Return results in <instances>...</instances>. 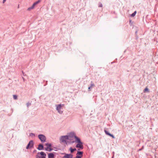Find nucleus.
Returning <instances> with one entry per match:
<instances>
[{
  "label": "nucleus",
  "mask_w": 158,
  "mask_h": 158,
  "mask_svg": "<svg viewBox=\"0 0 158 158\" xmlns=\"http://www.w3.org/2000/svg\"><path fill=\"white\" fill-rule=\"evenodd\" d=\"M29 135L30 136H35V134H34V133H31Z\"/></svg>",
  "instance_id": "obj_23"
},
{
  "label": "nucleus",
  "mask_w": 158,
  "mask_h": 158,
  "mask_svg": "<svg viewBox=\"0 0 158 158\" xmlns=\"http://www.w3.org/2000/svg\"><path fill=\"white\" fill-rule=\"evenodd\" d=\"M69 139V136L68 135L62 136L60 137V143H64L66 144L67 143L66 140Z\"/></svg>",
  "instance_id": "obj_2"
},
{
  "label": "nucleus",
  "mask_w": 158,
  "mask_h": 158,
  "mask_svg": "<svg viewBox=\"0 0 158 158\" xmlns=\"http://www.w3.org/2000/svg\"><path fill=\"white\" fill-rule=\"evenodd\" d=\"M48 147L45 148V149L46 151H48Z\"/></svg>",
  "instance_id": "obj_27"
},
{
  "label": "nucleus",
  "mask_w": 158,
  "mask_h": 158,
  "mask_svg": "<svg viewBox=\"0 0 158 158\" xmlns=\"http://www.w3.org/2000/svg\"><path fill=\"white\" fill-rule=\"evenodd\" d=\"M55 155L53 153H48V158H54Z\"/></svg>",
  "instance_id": "obj_11"
},
{
  "label": "nucleus",
  "mask_w": 158,
  "mask_h": 158,
  "mask_svg": "<svg viewBox=\"0 0 158 158\" xmlns=\"http://www.w3.org/2000/svg\"><path fill=\"white\" fill-rule=\"evenodd\" d=\"M104 132H105L106 134L108 135H109L110 134V133H109V132L108 131H106L105 129L104 130Z\"/></svg>",
  "instance_id": "obj_18"
},
{
  "label": "nucleus",
  "mask_w": 158,
  "mask_h": 158,
  "mask_svg": "<svg viewBox=\"0 0 158 158\" xmlns=\"http://www.w3.org/2000/svg\"><path fill=\"white\" fill-rule=\"evenodd\" d=\"M53 149L51 147H50V148H48V151L49 152H51V151Z\"/></svg>",
  "instance_id": "obj_24"
},
{
  "label": "nucleus",
  "mask_w": 158,
  "mask_h": 158,
  "mask_svg": "<svg viewBox=\"0 0 158 158\" xmlns=\"http://www.w3.org/2000/svg\"><path fill=\"white\" fill-rule=\"evenodd\" d=\"M13 98L14 99L16 100L17 99V96L16 95H13Z\"/></svg>",
  "instance_id": "obj_20"
},
{
  "label": "nucleus",
  "mask_w": 158,
  "mask_h": 158,
  "mask_svg": "<svg viewBox=\"0 0 158 158\" xmlns=\"http://www.w3.org/2000/svg\"><path fill=\"white\" fill-rule=\"evenodd\" d=\"M31 8H32V9H33L34 8V7H35V6L33 4L31 6Z\"/></svg>",
  "instance_id": "obj_30"
},
{
  "label": "nucleus",
  "mask_w": 158,
  "mask_h": 158,
  "mask_svg": "<svg viewBox=\"0 0 158 158\" xmlns=\"http://www.w3.org/2000/svg\"><path fill=\"white\" fill-rule=\"evenodd\" d=\"M102 5L101 3H99V7H102Z\"/></svg>",
  "instance_id": "obj_25"
},
{
  "label": "nucleus",
  "mask_w": 158,
  "mask_h": 158,
  "mask_svg": "<svg viewBox=\"0 0 158 158\" xmlns=\"http://www.w3.org/2000/svg\"><path fill=\"white\" fill-rule=\"evenodd\" d=\"M77 151V152L76 153V156L75 157L76 158H79L81 157H82L83 156V152L82 151H79V149Z\"/></svg>",
  "instance_id": "obj_5"
},
{
  "label": "nucleus",
  "mask_w": 158,
  "mask_h": 158,
  "mask_svg": "<svg viewBox=\"0 0 158 158\" xmlns=\"http://www.w3.org/2000/svg\"><path fill=\"white\" fill-rule=\"evenodd\" d=\"M68 136H69V137H74V136L76 135H75V133L74 132H71L69 133V135Z\"/></svg>",
  "instance_id": "obj_13"
},
{
  "label": "nucleus",
  "mask_w": 158,
  "mask_h": 158,
  "mask_svg": "<svg viewBox=\"0 0 158 158\" xmlns=\"http://www.w3.org/2000/svg\"><path fill=\"white\" fill-rule=\"evenodd\" d=\"M38 138L42 143H44L46 142V137L45 135L42 134H40L38 135Z\"/></svg>",
  "instance_id": "obj_3"
},
{
  "label": "nucleus",
  "mask_w": 158,
  "mask_h": 158,
  "mask_svg": "<svg viewBox=\"0 0 158 158\" xmlns=\"http://www.w3.org/2000/svg\"><path fill=\"white\" fill-rule=\"evenodd\" d=\"M73 158H75V157H74Z\"/></svg>",
  "instance_id": "obj_40"
},
{
  "label": "nucleus",
  "mask_w": 158,
  "mask_h": 158,
  "mask_svg": "<svg viewBox=\"0 0 158 158\" xmlns=\"http://www.w3.org/2000/svg\"><path fill=\"white\" fill-rule=\"evenodd\" d=\"M36 152H37L36 150H34L33 151V153Z\"/></svg>",
  "instance_id": "obj_31"
},
{
  "label": "nucleus",
  "mask_w": 158,
  "mask_h": 158,
  "mask_svg": "<svg viewBox=\"0 0 158 158\" xmlns=\"http://www.w3.org/2000/svg\"><path fill=\"white\" fill-rule=\"evenodd\" d=\"M81 143H77L76 144V147L77 148H79L81 149H83L84 148V147L83 146V143L82 142H81Z\"/></svg>",
  "instance_id": "obj_8"
},
{
  "label": "nucleus",
  "mask_w": 158,
  "mask_h": 158,
  "mask_svg": "<svg viewBox=\"0 0 158 158\" xmlns=\"http://www.w3.org/2000/svg\"><path fill=\"white\" fill-rule=\"evenodd\" d=\"M26 105H27V107H28L29 106L31 105V103H30L29 102H28L26 103Z\"/></svg>",
  "instance_id": "obj_22"
},
{
  "label": "nucleus",
  "mask_w": 158,
  "mask_h": 158,
  "mask_svg": "<svg viewBox=\"0 0 158 158\" xmlns=\"http://www.w3.org/2000/svg\"><path fill=\"white\" fill-rule=\"evenodd\" d=\"M32 9L31 8V7H29L27 9V10H31Z\"/></svg>",
  "instance_id": "obj_26"
},
{
  "label": "nucleus",
  "mask_w": 158,
  "mask_h": 158,
  "mask_svg": "<svg viewBox=\"0 0 158 158\" xmlns=\"http://www.w3.org/2000/svg\"><path fill=\"white\" fill-rule=\"evenodd\" d=\"M34 144V143L33 140H30L26 147V149H28L31 148L33 147Z\"/></svg>",
  "instance_id": "obj_4"
},
{
  "label": "nucleus",
  "mask_w": 158,
  "mask_h": 158,
  "mask_svg": "<svg viewBox=\"0 0 158 158\" xmlns=\"http://www.w3.org/2000/svg\"><path fill=\"white\" fill-rule=\"evenodd\" d=\"M37 149L39 150H42L44 149V145L42 143H40L38 145V147L37 148Z\"/></svg>",
  "instance_id": "obj_10"
},
{
  "label": "nucleus",
  "mask_w": 158,
  "mask_h": 158,
  "mask_svg": "<svg viewBox=\"0 0 158 158\" xmlns=\"http://www.w3.org/2000/svg\"><path fill=\"white\" fill-rule=\"evenodd\" d=\"M114 156L113 155V156L111 157V158H114Z\"/></svg>",
  "instance_id": "obj_37"
},
{
  "label": "nucleus",
  "mask_w": 158,
  "mask_h": 158,
  "mask_svg": "<svg viewBox=\"0 0 158 158\" xmlns=\"http://www.w3.org/2000/svg\"><path fill=\"white\" fill-rule=\"evenodd\" d=\"M91 84L89 86L88 88V91H90L91 89H92L93 87L94 86V84L93 83L92 81L91 82Z\"/></svg>",
  "instance_id": "obj_12"
},
{
  "label": "nucleus",
  "mask_w": 158,
  "mask_h": 158,
  "mask_svg": "<svg viewBox=\"0 0 158 158\" xmlns=\"http://www.w3.org/2000/svg\"><path fill=\"white\" fill-rule=\"evenodd\" d=\"M69 150L71 153H73L74 151L76 150V149L75 148H73L72 147L69 148Z\"/></svg>",
  "instance_id": "obj_14"
},
{
  "label": "nucleus",
  "mask_w": 158,
  "mask_h": 158,
  "mask_svg": "<svg viewBox=\"0 0 158 158\" xmlns=\"http://www.w3.org/2000/svg\"><path fill=\"white\" fill-rule=\"evenodd\" d=\"M46 154L43 152H38L35 156V158H46Z\"/></svg>",
  "instance_id": "obj_1"
},
{
  "label": "nucleus",
  "mask_w": 158,
  "mask_h": 158,
  "mask_svg": "<svg viewBox=\"0 0 158 158\" xmlns=\"http://www.w3.org/2000/svg\"><path fill=\"white\" fill-rule=\"evenodd\" d=\"M31 8H32V9H33L34 8V7H35V6L33 4L31 6Z\"/></svg>",
  "instance_id": "obj_29"
},
{
  "label": "nucleus",
  "mask_w": 158,
  "mask_h": 158,
  "mask_svg": "<svg viewBox=\"0 0 158 158\" xmlns=\"http://www.w3.org/2000/svg\"><path fill=\"white\" fill-rule=\"evenodd\" d=\"M74 139H75V141H73L71 142L72 143H74L75 142H76L77 143H81V142H82L81 140L77 136H74Z\"/></svg>",
  "instance_id": "obj_9"
},
{
  "label": "nucleus",
  "mask_w": 158,
  "mask_h": 158,
  "mask_svg": "<svg viewBox=\"0 0 158 158\" xmlns=\"http://www.w3.org/2000/svg\"><path fill=\"white\" fill-rule=\"evenodd\" d=\"M6 0H3V3H4L6 1Z\"/></svg>",
  "instance_id": "obj_32"
},
{
  "label": "nucleus",
  "mask_w": 158,
  "mask_h": 158,
  "mask_svg": "<svg viewBox=\"0 0 158 158\" xmlns=\"http://www.w3.org/2000/svg\"><path fill=\"white\" fill-rule=\"evenodd\" d=\"M41 1V0H38L36 2H34L33 4L35 6L36 5H37Z\"/></svg>",
  "instance_id": "obj_15"
},
{
  "label": "nucleus",
  "mask_w": 158,
  "mask_h": 158,
  "mask_svg": "<svg viewBox=\"0 0 158 158\" xmlns=\"http://www.w3.org/2000/svg\"><path fill=\"white\" fill-rule=\"evenodd\" d=\"M136 13V11H135L133 13L130 15V16L131 17H134L135 16Z\"/></svg>",
  "instance_id": "obj_16"
},
{
  "label": "nucleus",
  "mask_w": 158,
  "mask_h": 158,
  "mask_svg": "<svg viewBox=\"0 0 158 158\" xmlns=\"http://www.w3.org/2000/svg\"><path fill=\"white\" fill-rule=\"evenodd\" d=\"M62 154L64 155L62 158H73V155L71 154H67L64 153Z\"/></svg>",
  "instance_id": "obj_7"
},
{
  "label": "nucleus",
  "mask_w": 158,
  "mask_h": 158,
  "mask_svg": "<svg viewBox=\"0 0 158 158\" xmlns=\"http://www.w3.org/2000/svg\"><path fill=\"white\" fill-rule=\"evenodd\" d=\"M56 109L57 110L58 112L60 114H62L63 113V111L60 110L62 107L61 104H59L58 105H56Z\"/></svg>",
  "instance_id": "obj_6"
},
{
  "label": "nucleus",
  "mask_w": 158,
  "mask_h": 158,
  "mask_svg": "<svg viewBox=\"0 0 158 158\" xmlns=\"http://www.w3.org/2000/svg\"><path fill=\"white\" fill-rule=\"evenodd\" d=\"M142 149H141H141H139V151H141L142 150Z\"/></svg>",
  "instance_id": "obj_35"
},
{
  "label": "nucleus",
  "mask_w": 158,
  "mask_h": 158,
  "mask_svg": "<svg viewBox=\"0 0 158 158\" xmlns=\"http://www.w3.org/2000/svg\"><path fill=\"white\" fill-rule=\"evenodd\" d=\"M113 155L114 156V152H113Z\"/></svg>",
  "instance_id": "obj_36"
},
{
  "label": "nucleus",
  "mask_w": 158,
  "mask_h": 158,
  "mask_svg": "<svg viewBox=\"0 0 158 158\" xmlns=\"http://www.w3.org/2000/svg\"><path fill=\"white\" fill-rule=\"evenodd\" d=\"M148 92L149 89L147 87H146L143 90V92Z\"/></svg>",
  "instance_id": "obj_19"
},
{
  "label": "nucleus",
  "mask_w": 158,
  "mask_h": 158,
  "mask_svg": "<svg viewBox=\"0 0 158 158\" xmlns=\"http://www.w3.org/2000/svg\"><path fill=\"white\" fill-rule=\"evenodd\" d=\"M109 136H110V137H112L113 139H115V137L112 134H111L110 133V134Z\"/></svg>",
  "instance_id": "obj_21"
},
{
  "label": "nucleus",
  "mask_w": 158,
  "mask_h": 158,
  "mask_svg": "<svg viewBox=\"0 0 158 158\" xmlns=\"http://www.w3.org/2000/svg\"><path fill=\"white\" fill-rule=\"evenodd\" d=\"M22 73H23V76H26V75L25 74V73L23 72V71H22Z\"/></svg>",
  "instance_id": "obj_28"
},
{
  "label": "nucleus",
  "mask_w": 158,
  "mask_h": 158,
  "mask_svg": "<svg viewBox=\"0 0 158 158\" xmlns=\"http://www.w3.org/2000/svg\"><path fill=\"white\" fill-rule=\"evenodd\" d=\"M45 145L47 146L48 148H50L52 146V144L50 143H47L45 144Z\"/></svg>",
  "instance_id": "obj_17"
},
{
  "label": "nucleus",
  "mask_w": 158,
  "mask_h": 158,
  "mask_svg": "<svg viewBox=\"0 0 158 158\" xmlns=\"http://www.w3.org/2000/svg\"><path fill=\"white\" fill-rule=\"evenodd\" d=\"M137 33V31H136L135 32V34H136V33Z\"/></svg>",
  "instance_id": "obj_38"
},
{
  "label": "nucleus",
  "mask_w": 158,
  "mask_h": 158,
  "mask_svg": "<svg viewBox=\"0 0 158 158\" xmlns=\"http://www.w3.org/2000/svg\"><path fill=\"white\" fill-rule=\"evenodd\" d=\"M22 78H23V80L24 81H25V79H24L23 77H22Z\"/></svg>",
  "instance_id": "obj_33"
},
{
  "label": "nucleus",
  "mask_w": 158,
  "mask_h": 158,
  "mask_svg": "<svg viewBox=\"0 0 158 158\" xmlns=\"http://www.w3.org/2000/svg\"><path fill=\"white\" fill-rule=\"evenodd\" d=\"M131 20H130V21H129L130 23H131Z\"/></svg>",
  "instance_id": "obj_34"
},
{
  "label": "nucleus",
  "mask_w": 158,
  "mask_h": 158,
  "mask_svg": "<svg viewBox=\"0 0 158 158\" xmlns=\"http://www.w3.org/2000/svg\"><path fill=\"white\" fill-rule=\"evenodd\" d=\"M61 105H62V106H63L64 105V104H62Z\"/></svg>",
  "instance_id": "obj_39"
}]
</instances>
